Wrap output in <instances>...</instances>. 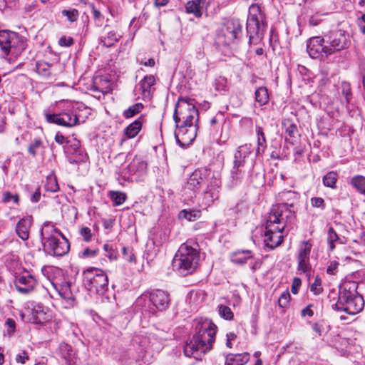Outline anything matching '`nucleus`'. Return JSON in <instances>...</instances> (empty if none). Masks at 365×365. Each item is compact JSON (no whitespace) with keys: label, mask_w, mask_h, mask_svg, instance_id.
<instances>
[{"label":"nucleus","mask_w":365,"mask_h":365,"mask_svg":"<svg viewBox=\"0 0 365 365\" xmlns=\"http://www.w3.org/2000/svg\"><path fill=\"white\" fill-rule=\"evenodd\" d=\"M242 36V25L239 19H228L217 34L220 43L229 45Z\"/></svg>","instance_id":"obj_9"},{"label":"nucleus","mask_w":365,"mask_h":365,"mask_svg":"<svg viewBox=\"0 0 365 365\" xmlns=\"http://www.w3.org/2000/svg\"><path fill=\"white\" fill-rule=\"evenodd\" d=\"M60 108L62 109V112H67L70 113H73V110L76 106V103L71 101H62L60 103Z\"/></svg>","instance_id":"obj_47"},{"label":"nucleus","mask_w":365,"mask_h":365,"mask_svg":"<svg viewBox=\"0 0 365 365\" xmlns=\"http://www.w3.org/2000/svg\"><path fill=\"white\" fill-rule=\"evenodd\" d=\"M143 108V105L140 103H135L130 106L123 111V116L125 118H130L139 113Z\"/></svg>","instance_id":"obj_32"},{"label":"nucleus","mask_w":365,"mask_h":365,"mask_svg":"<svg viewBox=\"0 0 365 365\" xmlns=\"http://www.w3.org/2000/svg\"><path fill=\"white\" fill-rule=\"evenodd\" d=\"M351 184L359 192L365 195V177L356 175L351 178Z\"/></svg>","instance_id":"obj_30"},{"label":"nucleus","mask_w":365,"mask_h":365,"mask_svg":"<svg viewBox=\"0 0 365 365\" xmlns=\"http://www.w3.org/2000/svg\"><path fill=\"white\" fill-rule=\"evenodd\" d=\"M267 27L265 16L258 4H252L247 20V32L250 43L257 44L264 36Z\"/></svg>","instance_id":"obj_5"},{"label":"nucleus","mask_w":365,"mask_h":365,"mask_svg":"<svg viewBox=\"0 0 365 365\" xmlns=\"http://www.w3.org/2000/svg\"><path fill=\"white\" fill-rule=\"evenodd\" d=\"M143 116H140L137 120L127 126L124 130L125 135L128 138L135 137L142 128Z\"/></svg>","instance_id":"obj_22"},{"label":"nucleus","mask_w":365,"mask_h":365,"mask_svg":"<svg viewBox=\"0 0 365 365\" xmlns=\"http://www.w3.org/2000/svg\"><path fill=\"white\" fill-rule=\"evenodd\" d=\"M207 179H209V182L206 189L210 190L211 191H218L217 190L221 185L220 179L215 177L212 172L211 175L207 178Z\"/></svg>","instance_id":"obj_39"},{"label":"nucleus","mask_w":365,"mask_h":365,"mask_svg":"<svg viewBox=\"0 0 365 365\" xmlns=\"http://www.w3.org/2000/svg\"><path fill=\"white\" fill-rule=\"evenodd\" d=\"M224 120H225V118H224L223 113L219 112L210 119V124L212 126H215L217 124L224 122Z\"/></svg>","instance_id":"obj_53"},{"label":"nucleus","mask_w":365,"mask_h":365,"mask_svg":"<svg viewBox=\"0 0 365 365\" xmlns=\"http://www.w3.org/2000/svg\"><path fill=\"white\" fill-rule=\"evenodd\" d=\"M199 254L197 251L186 244H182L175 254L172 267L175 272H194L198 265Z\"/></svg>","instance_id":"obj_6"},{"label":"nucleus","mask_w":365,"mask_h":365,"mask_svg":"<svg viewBox=\"0 0 365 365\" xmlns=\"http://www.w3.org/2000/svg\"><path fill=\"white\" fill-rule=\"evenodd\" d=\"M218 199V191H211L206 189L203 193L205 206H210L215 200Z\"/></svg>","instance_id":"obj_33"},{"label":"nucleus","mask_w":365,"mask_h":365,"mask_svg":"<svg viewBox=\"0 0 365 365\" xmlns=\"http://www.w3.org/2000/svg\"><path fill=\"white\" fill-rule=\"evenodd\" d=\"M357 289L358 284L355 281L344 282L339 287L338 300L333 308L349 315L361 312L364 307V300Z\"/></svg>","instance_id":"obj_3"},{"label":"nucleus","mask_w":365,"mask_h":365,"mask_svg":"<svg viewBox=\"0 0 365 365\" xmlns=\"http://www.w3.org/2000/svg\"><path fill=\"white\" fill-rule=\"evenodd\" d=\"M324 38L329 55L346 48L348 45V36L340 30L329 32Z\"/></svg>","instance_id":"obj_11"},{"label":"nucleus","mask_w":365,"mask_h":365,"mask_svg":"<svg viewBox=\"0 0 365 365\" xmlns=\"http://www.w3.org/2000/svg\"><path fill=\"white\" fill-rule=\"evenodd\" d=\"M226 337H227L226 346L228 348L231 349L232 347V341L235 340L236 339L237 336L235 333L230 332V333L227 334Z\"/></svg>","instance_id":"obj_60"},{"label":"nucleus","mask_w":365,"mask_h":365,"mask_svg":"<svg viewBox=\"0 0 365 365\" xmlns=\"http://www.w3.org/2000/svg\"><path fill=\"white\" fill-rule=\"evenodd\" d=\"M283 126L285 129L286 133L290 137H295L297 134L298 130L295 124L291 123L289 120L283 122Z\"/></svg>","instance_id":"obj_42"},{"label":"nucleus","mask_w":365,"mask_h":365,"mask_svg":"<svg viewBox=\"0 0 365 365\" xmlns=\"http://www.w3.org/2000/svg\"><path fill=\"white\" fill-rule=\"evenodd\" d=\"M217 326L208 319H197L195 321V334L184 346V354L187 357L197 360L201 358L212 348L215 340Z\"/></svg>","instance_id":"obj_2"},{"label":"nucleus","mask_w":365,"mask_h":365,"mask_svg":"<svg viewBox=\"0 0 365 365\" xmlns=\"http://www.w3.org/2000/svg\"><path fill=\"white\" fill-rule=\"evenodd\" d=\"M320 22H321V19L317 15L312 16L309 20V25H311L312 26H317Z\"/></svg>","instance_id":"obj_62"},{"label":"nucleus","mask_w":365,"mask_h":365,"mask_svg":"<svg viewBox=\"0 0 365 365\" xmlns=\"http://www.w3.org/2000/svg\"><path fill=\"white\" fill-rule=\"evenodd\" d=\"M311 204L314 207L320 208L322 210H324L325 208L324 200L322 197H312Z\"/></svg>","instance_id":"obj_51"},{"label":"nucleus","mask_w":365,"mask_h":365,"mask_svg":"<svg viewBox=\"0 0 365 365\" xmlns=\"http://www.w3.org/2000/svg\"><path fill=\"white\" fill-rule=\"evenodd\" d=\"M301 283H302V282L299 278H298V277L294 278V279L292 281V289H291V291L294 294H297L298 293L299 288L301 286Z\"/></svg>","instance_id":"obj_56"},{"label":"nucleus","mask_w":365,"mask_h":365,"mask_svg":"<svg viewBox=\"0 0 365 365\" xmlns=\"http://www.w3.org/2000/svg\"><path fill=\"white\" fill-rule=\"evenodd\" d=\"M155 79L153 75L145 76L140 82L139 86L142 90L144 98H148L150 95V88L155 84Z\"/></svg>","instance_id":"obj_23"},{"label":"nucleus","mask_w":365,"mask_h":365,"mask_svg":"<svg viewBox=\"0 0 365 365\" xmlns=\"http://www.w3.org/2000/svg\"><path fill=\"white\" fill-rule=\"evenodd\" d=\"M31 221V217H24L20 220L16 225V234L23 240H26L29 237V228Z\"/></svg>","instance_id":"obj_19"},{"label":"nucleus","mask_w":365,"mask_h":365,"mask_svg":"<svg viewBox=\"0 0 365 365\" xmlns=\"http://www.w3.org/2000/svg\"><path fill=\"white\" fill-rule=\"evenodd\" d=\"M218 312L220 316L226 320H231L234 317V314L230 308L225 305H220L218 307Z\"/></svg>","instance_id":"obj_41"},{"label":"nucleus","mask_w":365,"mask_h":365,"mask_svg":"<svg viewBox=\"0 0 365 365\" xmlns=\"http://www.w3.org/2000/svg\"><path fill=\"white\" fill-rule=\"evenodd\" d=\"M46 119L48 123H55L64 127H72L81 121V115L76 113H70L67 112H61L58 114H45Z\"/></svg>","instance_id":"obj_12"},{"label":"nucleus","mask_w":365,"mask_h":365,"mask_svg":"<svg viewBox=\"0 0 365 365\" xmlns=\"http://www.w3.org/2000/svg\"><path fill=\"white\" fill-rule=\"evenodd\" d=\"M79 142L75 141L73 144H71L70 145H66V152L68 153H76L77 152V150L79 148Z\"/></svg>","instance_id":"obj_59"},{"label":"nucleus","mask_w":365,"mask_h":365,"mask_svg":"<svg viewBox=\"0 0 365 365\" xmlns=\"http://www.w3.org/2000/svg\"><path fill=\"white\" fill-rule=\"evenodd\" d=\"M61 14L63 16H65L69 22L73 23L78 19L79 12L76 9H68L62 10Z\"/></svg>","instance_id":"obj_36"},{"label":"nucleus","mask_w":365,"mask_h":365,"mask_svg":"<svg viewBox=\"0 0 365 365\" xmlns=\"http://www.w3.org/2000/svg\"><path fill=\"white\" fill-rule=\"evenodd\" d=\"M37 284L34 275H15L14 284L16 289L23 294L32 291Z\"/></svg>","instance_id":"obj_16"},{"label":"nucleus","mask_w":365,"mask_h":365,"mask_svg":"<svg viewBox=\"0 0 365 365\" xmlns=\"http://www.w3.org/2000/svg\"><path fill=\"white\" fill-rule=\"evenodd\" d=\"M290 301V294L288 290H285L282 292L278 299V305L281 308L286 307Z\"/></svg>","instance_id":"obj_46"},{"label":"nucleus","mask_w":365,"mask_h":365,"mask_svg":"<svg viewBox=\"0 0 365 365\" xmlns=\"http://www.w3.org/2000/svg\"><path fill=\"white\" fill-rule=\"evenodd\" d=\"M196 129L193 125L177 126L175 131V138L181 146L189 145L195 138Z\"/></svg>","instance_id":"obj_15"},{"label":"nucleus","mask_w":365,"mask_h":365,"mask_svg":"<svg viewBox=\"0 0 365 365\" xmlns=\"http://www.w3.org/2000/svg\"><path fill=\"white\" fill-rule=\"evenodd\" d=\"M247 264L250 267L251 272L258 271L262 265V262L259 259H255L252 256L248 258Z\"/></svg>","instance_id":"obj_49"},{"label":"nucleus","mask_w":365,"mask_h":365,"mask_svg":"<svg viewBox=\"0 0 365 365\" xmlns=\"http://www.w3.org/2000/svg\"><path fill=\"white\" fill-rule=\"evenodd\" d=\"M327 46L324 37L315 36L307 41V51L310 57L316 58L322 53L329 55L327 51Z\"/></svg>","instance_id":"obj_13"},{"label":"nucleus","mask_w":365,"mask_h":365,"mask_svg":"<svg viewBox=\"0 0 365 365\" xmlns=\"http://www.w3.org/2000/svg\"><path fill=\"white\" fill-rule=\"evenodd\" d=\"M58 43L61 46H71L73 43V39L71 37L63 36L60 38Z\"/></svg>","instance_id":"obj_55"},{"label":"nucleus","mask_w":365,"mask_h":365,"mask_svg":"<svg viewBox=\"0 0 365 365\" xmlns=\"http://www.w3.org/2000/svg\"><path fill=\"white\" fill-rule=\"evenodd\" d=\"M225 83H226V79L225 78H220L217 80L216 89L218 91L225 90Z\"/></svg>","instance_id":"obj_63"},{"label":"nucleus","mask_w":365,"mask_h":365,"mask_svg":"<svg viewBox=\"0 0 365 365\" xmlns=\"http://www.w3.org/2000/svg\"><path fill=\"white\" fill-rule=\"evenodd\" d=\"M19 195L17 194L13 195L10 192H5L3 194V202L5 203H9L10 202H14L15 204L19 203Z\"/></svg>","instance_id":"obj_48"},{"label":"nucleus","mask_w":365,"mask_h":365,"mask_svg":"<svg viewBox=\"0 0 365 365\" xmlns=\"http://www.w3.org/2000/svg\"><path fill=\"white\" fill-rule=\"evenodd\" d=\"M26 46L24 37L16 32L10 31H0V47L5 55H11L16 57Z\"/></svg>","instance_id":"obj_8"},{"label":"nucleus","mask_w":365,"mask_h":365,"mask_svg":"<svg viewBox=\"0 0 365 365\" xmlns=\"http://www.w3.org/2000/svg\"><path fill=\"white\" fill-rule=\"evenodd\" d=\"M150 300L160 311L165 310L170 302L168 294L161 289H156L150 292Z\"/></svg>","instance_id":"obj_17"},{"label":"nucleus","mask_w":365,"mask_h":365,"mask_svg":"<svg viewBox=\"0 0 365 365\" xmlns=\"http://www.w3.org/2000/svg\"><path fill=\"white\" fill-rule=\"evenodd\" d=\"M202 0H192L187 3L186 11L187 13L193 14L196 17L202 16L200 4Z\"/></svg>","instance_id":"obj_25"},{"label":"nucleus","mask_w":365,"mask_h":365,"mask_svg":"<svg viewBox=\"0 0 365 365\" xmlns=\"http://www.w3.org/2000/svg\"><path fill=\"white\" fill-rule=\"evenodd\" d=\"M45 314L41 307H35L32 309V319L31 320L35 324H41L42 320L45 319L43 317Z\"/></svg>","instance_id":"obj_38"},{"label":"nucleus","mask_w":365,"mask_h":365,"mask_svg":"<svg viewBox=\"0 0 365 365\" xmlns=\"http://www.w3.org/2000/svg\"><path fill=\"white\" fill-rule=\"evenodd\" d=\"M312 329L316 332L318 336H322L328 332L329 330V326L322 322H317L313 324Z\"/></svg>","instance_id":"obj_40"},{"label":"nucleus","mask_w":365,"mask_h":365,"mask_svg":"<svg viewBox=\"0 0 365 365\" xmlns=\"http://www.w3.org/2000/svg\"><path fill=\"white\" fill-rule=\"evenodd\" d=\"M282 203L273 205L267 217L264 231V243L269 248L279 245L283 240L282 232L292 212L289 207H294L299 200V194L292 190H284L279 193Z\"/></svg>","instance_id":"obj_1"},{"label":"nucleus","mask_w":365,"mask_h":365,"mask_svg":"<svg viewBox=\"0 0 365 365\" xmlns=\"http://www.w3.org/2000/svg\"><path fill=\"white\" fill-rule=\"evenodd\" d=\"M358 24L360 28V31L365 34V14L362 15L361 17L359 19Z\"/></svg>","instance_id":"obj_64"},{"label":"nucleus","mask_w":365,"mask_h":365,"mask_svg":"<svg viewBox=\"0 0 365 365\" xmlns=\"http://www.w3.org/2000/svg\"><path fill=\"white\" fill-rule=\"evenodd\" d=\"M257 143H258V148H257L256 152H257V154H259V153H260L261 151L263 152L264 149L266 147V139H265V137L264 136H262L260 138H258Z\"/></svg>","instance_id":"obj_57"},{"label":"nucleus","mask_w":365,"mask_h":365,"mask_svg":"<svg viewBox=\"0 0 365 365\" xmlns=\"http://www.w3.org/2000/svg\"><path fill=\"white\" fill-rule=\"evenodd\" d=\"M245 165H243L240 161H234L233 167L231 170L232 177L234 180H240L243 178L245 173Z\"/></svg>","instance_id":"obj_28"},{"label":"nucleus","mask_w":365,"mask_h":365,"mask_svg":"<svg viewBox=\"0 0 365 365\" xmlns=\"http://www.w3.org/2000/svg\"><path fill=\"white\" fill-rule=\"evenodd\" d=\"M311 291L316 295H318L323 292L322 279L319 275L316 276L314 281L311 284Z\"/></svg>","instance_id":"obj_45"},{"label":"nucleus","mask_w":365,"mask_h":365,"mask_svg":"<svg viewBox=\"0 0 365 365\" xmlns=\"http://www.w3.org/2000/svg\"><path fill=\"white\" fill-rule=\"evenodd\" d=\"M211 175V171L207 169L195 170L189 177L185 188L193 192L198 190L202 182Z\"/></svg>","instance_id":"obj_14"},{"label":"nucleus","mask_w":365,"mask_h":365,"mask_svg":"<svg viewBox=\"0 0 365 365\" xmlns=\"http://www.w3.org/2000/svg\"><path fill=\"white\" fill-rule=\"evenodd\" d=\"M27 359H29V356L25 351L18 354L16 358V361L21 364H24Z\"/></svg>","instance_id":"obj_61"},{"label":"nucleus","mask_w":365,"mask_h":365,"mask_svg":"<svg viewBox=\"0 0 365 365\" xmlns=\"http://www.w3.org/2000/svg\"><path fill=\"white\" fill-rule=\"evenodd\" d=\"M43 143L40 139H35L30 143L28 147V152L32 155L35 156L38 152L42 148Z\"/></svg>","instance_id":"obj_37"},{"label":"nucleus","mask_w":365,"mask_h":365,"mask_svg":"<svg viewBox=\"0 0 365 365\" xmlns=\"http://www.w3.org/2000/svg\"><path fill=\"white\" fill-rule=\"evenodd\" d=\"M93 16L94 18V20L96 21V24L98 26H101L104 24L106 22L104 17H103L98 10H93Z\"/></svg>","instance_id":"obj_54"},{"label":"nucleus","mask_w":365,"mask_h":365,"mask_svg":"<svg viewBox=\"0 0 365 365\" xmlns=\"http://www.w3.org/2000/svg\"><path fill=\"white\" fill-rule=\"evenodd\" d=\"M252 145L250 144H245L240 145L236 150L234 155V161H240L241 163L245 165L246 158L251 154Z\"/></svg>","instance_id":"obj_21"},{"label":"nucleus","mask_w":365,"mask_h":365,"mask_svg":"<svg viewBox=\"0 0 365 365\" xmlns=\"http://www.w3.org/2000/svg\"><path fill=\"white\" fill-rule=\"evenodd\" d=\"M312 245L309 241L302 242L299 247L297 259V270L304 274L314 272L315 264L310 260V252Z\"/></svg>","instance_id":"obj_10"},{"label":"nucleus","mask_w":365,"mask_h":365,"mask_svg":"<svg viewBox=\"0 0 365 365\" xmlns=\"http://www.w3.org/2000/svg\"><path fill=\"white\" fill-rule=\"evenodd\" d=\"M250 253L249 250L235 252L232 257V262L238 264H247L248 258L252 257Z\"/></svg>","instance_id":"obj_26"},{"label":"nucleus","mask_w":365,"mask_h":365,"mask_svg":"<svg viewBox=\"0 0 365 365\" xmlns=\"http://www.w3.org/2000/svg\"><path fill=\"white\" fill-rule=\"evenodd\" d=\"M200 212L198 210H182L179 213V218L182 220L185 219L188 221H195V220L200 218Z\"/></svg>","instance_id":"obj_29"},{"label":"nucleus","mask_w":365,"mask_h":365,"mask_svg":"<svg viewBox=\"0 0 365 365\" xmlns=\"http://www.w3.org/2000/svg\"><path fill=\"white\" fill-rule=\"evenodd\" d=\"M81 236L86 241H89L91 237V230L87 227H82L80 230Z\"/></svg>","instance_id":"obj_58"},{"label":"nucleus","mask_w":365,"mask_h":365,"mask_svg":"<svg viewBox=\"0 0 365 365\" xmlns=\"http://www.w3.org/2000/svg\"><path fill=\"white\" fill-rule=\"evenodd\" d=\"M115 41H117V36L113 32H108V36L102 40L103 46L107 47L112 46Z\"/></svg>","instance_id":"obj_50"},{"label":"nucleus","mask_w":365,"mask_h":365,"mask_svg":"<svg viewBox=\"0 0 365 365\" xmlns=\"http://www.w3.org/2000/svg\"><path fill=\"white\" fill-rule=\"evenodd\" d=\"M44 187L46 190L51 192H57L59 190L56 177L53 173H50L46 177Z\"/></svg>","instance_id":"obj_24"},{"label":"nucleus","mask_w":365,"mask_h":365,"mask_svg":"<svg viewBox=\"0 0 365 365\" xmlns=\"http://www.w3.org/2000/svg\"><path fill=\"white\" fill-rule=\"evenodd\" d=\"M197 110L192 101L179 99L173 115L176 126L193 125L197 120Z\"/></svg>","instance_id":"obj_7"},{"label":"nucleus","mask_w":365,"mask_h":365,"mask_svg":"<svg viewBox=\"0 0 365 365\" xmlns=\"http://www.w3.org/2000/svg\"><path fill=\"white\" fill-rule=\"evenodd\" d=\"M269 100L268 91L265 87H259L255 91V101L259 106L265 105Z\"/></svg>","instance_id":"obj_27"},{"label":"nucleus","mask_w":365,"mask_h":365,"mask_svg":"<svg viewBox=\"0 0 365 365\" xmlns=\"http://www.w3.org/2000/svg\"><path fill=\"white\" fill-rule=\"evenodd\" d=\"M44 249L51 255L63 256L69 250V245L61 232L50 222H45L41 230Z\"/></svg>","instance_id":"obj_4"},{"label":"nucleus","mask_w":365,"mask_h":365,"mask_svg":"<svg viewBox=\"0 0 365 365\" xmlns=\"http://www.w3.org/2000/svg\"><path fill=\"white\" fill-rule=\"evenodd\" d=\"M5 326L6 327L7 334L11 335L14 333L16 329V322L14 319L8 318L5 322Z\"/></svg>","instance_id":"obj_52"},{"label":"nucleus","mask_w":365,"mask_h":365,"mask_svg":"<svg viewBox=\"0 0 365 365\" xmlns=\"http://www.w3.org/2000/svg\"><path fill=\"white\" fill-rule=\"evenodd\" d=\"M51 64L45 61H38L36 65V69L39 75L46 77L51 74Z\"/></svg>","instance_id":"obj_34"},{"label":"nucleus","mask_w":365,"mask_h":365,"mask_svg":"<svg viewBox=\"0 0 365 365\" xmlns=\"http://www.w3.org/2000/svg\"><path fill=\"white\" fill-rule=\"evenodd\" d=\"M341 93L345 97L346 103H349L351 99L352 93L351 85L347 82H342L341 84Z\"/></svg>","instance_id":"obj_43"},{"label":"nucleus","mask_w":365,"mask_h":365,"mask_svg":"<svg viewBox=\"0 0 365 365\" xmlns=\"http://www.w3.org/2000/svg\"><path fill=\"white\" fill-rule=\"evenodd\" d=\"M340 240L338 235L336 233L332 227H329L328 230V237L327 242L329 245V247L331 250H333L334 248V242Z\"/></svg>","instance_id":"obj_44"},{"label":"nucleus","mask_w":365,"mask_h":365,"mask_svg":"<svg viewBox=\"0 0 365 365\" xmlns=\"http://www.w3.org/2000/svg\"><path fill=\"white\" fill-rule=\"evenodd\" d=\"M338 175L334 171L329 172L326 175L323 177V184L326 187L334 188L336 187V182L337 180Z\"/></svg>","instance_id":"obj_31"},{"label":"nucleus","mask_w":365,"mask_h":365,"mask_svg":"<svg viewBox=\"0 0 365 365\" xmlns=\"http://www.w3.org/2000/svg\"><path fill=\"white\" fill-rule=\"evenodd\" d=\"M250 360V354L244 352L242 354H229L225 359V365H245Z\"/></svg>","instance_id":"obj_20"},{"label":"nucleus","mask_w":365,"mask_h":365,"mask_svg":"<svg viewBox=\"0 0 365 365\" xmlns=\"http://www.w3.org/2000/svg\"><path fill=\"white\" fill-rule=\"evenodd\" d=\"M110 197L115 206L122 205L126 200V195L120 191H110Z\"/></svg>","instance_id":"obj_35"},{"label":"nucleus","mask_w":365,"mask_h":365,"mask_svg":"<svg viewBox=\"0 0 365 365\" xmlns=\"http://www.w3.org/2000/svg\"><path fill=\"white\" fill-rule=\"evenodd\" d=\"M59 352L61 357L68 365H74L76 361V352L69 344L62 342L59 345Z\"/></svg>","instance_id":"obj_18"}]
</instances>
